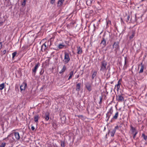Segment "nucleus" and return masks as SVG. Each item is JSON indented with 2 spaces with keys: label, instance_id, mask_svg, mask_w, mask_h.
Here are the masks:
<instances>
[{
  "label": "nucleus",
  "instance_id": "26",
  "mask_svg": "<svg viewBox=\"0 0 147 147\" xmlns=\"http://www.w3.org/2000/svg\"><path fill=\"white\" fill-rule=\"evenodd\" d=\"M102 40L101 41V43L104 45H105L106 44V40L104 38H103Z\"/></svg>",
  "mask_w": 147,
  "mask_h": 147
},
{
  "label": "nucleus",
  "instance_id": "33",
  "mask_svg": "<svg viewBox=\"0 0 147 147\" xmlns=\"http://www.w3.org/2000/svg\"><path fill=\"white\" fill-rule=\"evenodd\" d=\"M61 145L62 147H65V142L64 141L61 142Z\"/></svg>",
  "mask_w": 147,
  "mask_h": 147
},
{
  "label": "nucleus",
  "instance_id": "15",
  "mask_svg": "<svg viewBox=\"0 0 147 147\" xmlns=\"http://www.w3.org/2000/svg\"><path fill=\"white\" fill-rule=\"evenodd\" d=\"M14 136L16 139L18 140L20 138L19 134L18 132H15L14 133Z\"/></svg>",
  "mask_w": 147,
  "mask_h": 147
},
{
  "label": "nucleus",
  "instance_id": "46",
  "mask_svg": "<svg viewBox=\"0 0 147 147\" xmlns=\"http://www.w3.org/2000/svg\"><path fill=\"white\" fill-rule=\"evenodd\" d=\"M93 12V11L92 10H91L90 11V13H92Z\"/></svg>",
  "mask_w": 147,
  "mask_h": 147
},
{
  "label": "nucleus",
  "instance_id": "35",
  "mask_svg": "<svg viewBox=\"0 0 147 147\" xmlns=\"http://www.w3.org/2000/svg\"><path fill=\"white\" fill-rule=\"evenodd\" d=\"M138 133V132H135L134 134H132L133 135V138L135 139L136 137V136L137 134Z\"/></svg>",
  "mask_w": 147,
  "mask_h": 147
},
{
  "label": "nucleus",
  "instance_id": "4",
  "mask_svg": "<svg viewBox=\"0 0 147 147\" xmlns=\"http://www.w3.org/2000/svg\"><path fill=\"white\" fill-rule=\"evenodd\" d=\"M85 87L89 92H90L92 90L91 84L89 82H86L85 84Z\"/></svg>",
  "mask_w": 147,
  "mask_h": 147
},
{
  "label": "nucleus",
  "instance_id": "14",
  "mask_svg": "<svg viewBox=\"0 0 147 147\" xmlns=\"http://www.w3.org/2000/svg\"><path fill=\"white\" fill-rule=\"evenodd\" d=\"M66 66L65 65H64L63 66V67L62 69H61V70L59 71V73L60 74H61L62 73L64 72V71L66 70Z\"/></svg>",
  "mask_w": 147,
  "mask_h": 147
},
{
  "label": "nucleus",
  "instance_id": "19",
  "mask_svg": "<svg viewBox=\"0 0 147 147\" xmlns=\"http://www.w3.org/2000/svg\"><path fill=\"white\" fill-rule=\"evenodd\" d=\"M115 129H113V130L111 131L109 133L111 136L113 137L114 135V134L115 132Z\"/></svg>",
  "mask_w": 147,
  "mask_h": 147
},
{
  "label": "nucleus",
  "instance_id": "11",
  "mask_svg": "<svg viewBox=\"0 0 147 147\" xmlns=\"http://www.w3.org/2000/svg\"><path fill=\"white\" fill-rule=\"evenodd\" d=\"M77 53L79 54H81L82 52V49L80 47H77Z\"/></svg>",
  "mask_w": 147,
  "mask_h": 147
},
{
  "label": "nucleus",
  "instance_id": "47",
  "mask_svg": "<svg viewBox=\"0 0 147 147\" xmlns=\"http://www.w3.org/2000/svg\"><path fill=\"white\" fill-rule=\"evenodd\" d=\"M113 81H112V82H110V83L111 84H113Z\"/></svg>",
  "mask_w": 147,
  "mask_h": 147
},
{
  "label": "nucleus",
  "instance_id": "5",
  "mask_svg": "<svg viewBox=\"0 0 147 147\" xmlns=\"http://www.w3.org/2000/svg\"><path fill=\"white\" fill-rule=\"evenodd\" d=\"M50 43V44L51 43V41H48L47 42H45L44 44L42 45L41 47V50L42 51H45V50L47 48V47L46 45V44H48L49 43Z\"/></svg>",
  "mask_w": 147,
  "mask_h": 147
},
{
  "label": "nucleus",
  "instance_id": "1",
  "mask_svg": "<svg viewBox=\"0 0 147 147\" xmlns=\"http://www.w3.org/2000/svg\"><path fill=\"white\" fill-rule=\"evenodd\" d=\"M107 64V62L105 60H103L102 61L101 63L100 71L103 72L106 71L107 69L106 68Z\"/></svg>",
  "mask_w": 147,
  "mask_h": 147
},
{
  "label": "nucleus",
  "instance_id": "48",
  "mask_svg": "<svg viewBox=\"0 0 147 147\" xmlns=\"http://www.w3.org/2000/svg\"><path fill=\"white\" fill-rule=\"evenodd\" d=\"M79 77V76L78 75V78Z\"/></svg>",
  "mask_w": 147,
  "mask_h": 147
},
{
  "label": "nucleus",
  "instance_id": "8",
  "mask_svg": "<svg viewBox=\"0 0 147 147\" xmlns=\"http://www.w3.org/2000/svg\"><path fill=\"white\" fill-rule=\"evenodd\" d=\"M39 63H38L37 64H36L34 67V68L32 69V72L33 73V74H34V75H35L37 70L38 69L39 66Z\"/></svg>",
  "mask_w": 147,
  "mask_h": 147
},
{
  "label": "nucleus",
  "instance_id": "29",
  "mask_svg": "<svg viewBox=\"0 0 147 147\" xmlns=\"http://www.w3.org/2000/svg\"><path fill=\"white\" fill-rule=\"evenodd\" d=\"M16 54L17 52L16 51H15L12 53V59H14V57L16 56Z\"/></svg>",
  "mask_w": 147,
  "mask_h": 147
},
{
  "label": "nucleus",
  "instance_id": "32",
  "mask_svg": "<svg viewBox=\"0 0 147 147\" xmlns=\"http://www.w3.org/2000/svg\"><path fill=\"white\" fill-rule=\"evenodd\" d=\"M117 87V90L118 91L119 89L120 88V86H119L118 85H116L115 86V88Z\"/></svg>",
  "mask_w": 147,
  "mask_h": 147
},
{
  "label": "nucleus",
  "instance_id": "42",
  "mask_svg": "<svg viewBox=\"0 0 147 147\" xmlns=\"http://www.w3.org/2000/svg\"><path fill=\"white\" fill-rule=\"evenodd\" d=\"M79 118L83 117V116L82 115H78L77 116Z\"/></svg>",
  "mask_w": 147,
  "mask_h": 147
},
{
  "label": "nucleus",
  "instance_id": "27",
  "mask_svg": "<svg viewBox=\"0 0 147 147\" xmlns=\"http://www.w3.org/2000/svg\"><path fill=\"white\" fill-rule=\"evenodd\" d=\"M93 0H88L86 2V3L87 5L89 4H91Z\"/></svg>",
  "mask_w": 147,
  "mask_h": 147
},
{
  "label": "nucleus",
  "instance_id": "45",
  "mask_svg": "<svg viewBox=\"0 0 147 147\" xmlns=\"http://www.w3.org/2000/svg\"><path fill=\"white\" fill-rule=\"evenodd\" d=\"M129 16H127V20H129Z\"/></svg>",
  "mask_w": 147,
  "mask_h": 147
},
{
  "label": "nucleus",
  "instance_id": "18",
  "mask_svg": "<svg viewBox=\"0 0 147 147\" xmlns=\"http://www.w3.org/2000/svg\"><path fill=\"white\" fill-rule=\"evenodd\" d=\"M131 130L132 132V134L135 133V132H137L136 131V128L132 126H131Z\"/></svg>",
  "mask_w": 147,
  "mask_h": 147
},
{
  "label": "nucleus",
  "instance_id": "3",
  "mask_svg": "<svg viewBox=\"0 0 147 147\" xmlns=\"http://www.w3.org/2000/svg\"><path fill=\"white\" fill-rule=\"evenodd\" d=\"M113 48H115V51L117 53L118 50H119V43L118 42H115L113 45Z\"/></svg>",
  "mask_w": 147,
  "mask_h": 147
},
{
  "label": "nucleus",
  "instance_id": "38",
  "mask_svg": "<svg viewBox=\"0 0 147 147\" xmlns=\"http://www.w3.org/2000/svg\"><path fill=\"white\" fill-rule=\"evenodd\" d=\"M55 0H51L50 3L53 4L55 2Z\"/></svg>",
  "mask_w": 147,
  "mask_h": 147
},
{
  "label": "nucleus",
  "instance_id": "30",
  "mask_svg": "<svg viewBox=\"0 0 147 147\" xmlns=\"http://www.w3.org/2000/svg\"><path fill=\"white\" fill-rule=\"evenodd\" d=\"M26 0H23V1L22 3V7H24L26 4Z\"/></svg>",
  "mask_w": 147,
  "mask_h": 147
},
{
  "label": "nucleus",
  "instance_id": "41",
  "mask_svg": "<svg viewBox=\"0 0 147 147\" xmlns=\"http://www.w3.org/2000/svg\"><path fill=\"white\" fill-rule=\"evenodd\" d=\"M6 52V50H3V55H5V54Z\"/></svg>",
  "mask_w": 147,
  "mask_h": 147
},
{
  "label": "nucleus",
  "instance_id": "24",
  "mask_svg": "<svg viewBox=\"0 0 147 147\" xmlns=\"http://www.w3.org/2000/svg\"><path fill=\"white\" fill-rule=\"evenodd\" d=\"M5 85L4 83H2L0 84V90H2L4 88Z\"/></svg>",
  "mask_w": 147,
  "mask_h": 147
},
{
  "label": "nucleus",
  "instance_id": "28",
  "mask_svg": "<svg viewBox=\"0 0 147 147\" xmlns=\"http://www.w3.org/2000/svg\"><path fill=\"white\" fill-rule=\"evenodd\" d=\"M65 45H62L61 44H60L58 46V47L59 49H62L63 47H64Z\"/></svg>",
  "mask_w": 147,
  "mask_h": 147
},
{
  "label": "nucleus",
  "instance_id": "44",
  "mask_svg": "<svg viewBox=\"0 0 147 147\" xmlns=\"http://www.w3.org/2000/svg\"><path fill=\"white\" fill-rule=\"evenodd\" d=\"M121 83H120V80H119L118 82V83L117 84V85H119V86H120V85H121Z\"/></svg>",
  "mask_w": 147,
  "mask_h": 147
},
{
  "label": "nucleus",
  "instance_id": "20",
  "mask_svg": "<svg viewBox=\"0 0 147 147\" xmlns=\"http://www.w3.org/2000/svg\"><path fill=\"white\" fill-rule=\"evenodd\" d=\"M64 0H59L58 3V5L59 6H61L63 3Z\"/></svg>",
  "mask_w": 147,
  "mask_h": 147
},
{
  "label": "nucleus",
  "instance_id": "39",
  "mask_svg": "<svg viewBox=\"0 0 147 147\" xmlns=\"http://www.w3.org/2000/svg\"><path fill=\"white\" fill-rule=\"evenodd\" d=\"M31 126V129L32 131H34L35 129V128L33 125H32Z\"/></svg>",
  "mask_w": 147,
  "mask_h": 147
},
{
  "label": "nucleus",
  "instance_id": "13",
  "mask_svg": "<svg viewBox=\"0 0 147 147\" xmlns=\"http://www.w3.org/2000/svg\"><path fill=\"white\" fill-rule=\"evenodd\" d=\"M81 84L80 83H79L76 85V90L79 92L80 90V86Z\"/></svg>",
  "mask_w": 147,
  "mask_h": 147
},
{
  "label": "nucleus",
  "instance_id": "9",
  "mask_svg": "<svg viewBox=\"0 0 147 147\" xmlns=\"http://www.w3.org/2000/svg\"><path fill=\"white\" fill-rule=\"evenodd\" d=\"M116 99L118 102H122L123 101L124 99L123 96L121 95L117 96Z\"/></svg>",
  "mask_w": 147,
  "mask_h": 147
},
{
  "label": "nucleus",
  "instance_id": "6",
  "mask_svg": "<svg viewBox=\"0 0 147 147\" xmlns=\"http://www.w3.org/2000/svg\"><path fill=\"white\" fill-rule=\"evenodd\" d=\"M113 110L112 108L110 109L107 113L106 114V117L107 118V121H108L111 115L112 114Z\"/></svg>",
  "mask_w": 147,
  "mask_h": 147
},
{
  "label": "nucleus",
  "instance_id": "7",
  "mask_svg": "<svg viewBox=\"0 0 147 147\" xmlns=\"http://www.w3.org/2000/svg\"><path fill=\"white\" fill-rule=\"evenodd\" d=\"M27 86V84L26 82H23L20 86V90L21 91L24 90Z\"/></svg>",
  "mask_w": 147,
  "mask_h": 147
},
{
  "label": "nucleus",
  "instance_id": "2",
  "mask_svg": "<svg viewBox=\"0 0 147 147\" xmlns=\"http://www.w3.org/2000/svg\"><path fill=\"white\" fill-rule=\"evenodd\" d=\"M70 61V58L69 54L66 52H65L64 53V59L63 60V61L64 63L66 64L68 63Z\"/></svg>",
  "mask_w": 147,
  "mask_h": 147
},
{
  "label": "nucleus",
  "instance_id": "43",
  "mask_svg": "<svg viewBox=\"0 0 147 147\" xmlns=\"http://www.w3.org/2000/svg\"><path fill=\"white\" fill-rule=\"evenodd\" d=\"M118 128V126H117L116 127H115V128L114 129H115V131H116V129H117Z\"/></svg>",
  "mask_w": 147,
  "mask_h": 147
},
{
  "label": "nucleus",
  "instance_id": "40",
  "mask_svg": "<svg viewBox=\"0 0 147 147\" xmlns=\"http://www.w3.org/2000/svg\"><path fill=\"white\" fill-rule=\"evenodd\" d=\"M2 46V42H0V49H1Z\"/></svg>",
  "mask_w": 147,
  "mask_h": 147
},
{
  "label": "nucleus",
  "instance_id": "22",
  "mask_svg": "<svg viewBox=\"0 0 147 147\" xmlns=\"http://www.w3.org/2000/svg\"><path fill=\"white\" fill-rule=\"evenodd\" d=\"M39 118L38 115H36L34 117V121L35 122L37 123L38 122Z\"/></svg>",
  "mask_w": 147,
  "mask_h": 147
},
{
  "label": "nucleus",
  "instance_id": "23",
  "mask_svg": "<svg viewBox=\"0 0 147 147\" xmlns=\"http://www.w3.org/2000/svg\"><path fill=\"white\" fill-rule=\"evenodd\" d=\"M74 74V71H71L69 74V76L68 79V80H69L72 77V76H73Z\"/></svg>",
  "mask_w": 147,
  "mask_h": 147
},
{
  "label": "nucleus",
  "instance_id": "12",
  "mask_svg": "<svg viewBox=\"0 0 147 147\" xmlns=\"http://www.w3.org/2000/svg\"><path fill=\"white\" fill-rule=\"evenodd\" d=\"M141 67L140 70L139 71V73H142L143 72V70L144 69V65L142 63H141L140 64Z\"/></svg>",
  "mask_w": 147,
  "mask_h": 147
},
{
  "label": "nucleus",
  "instance_id": "37",
  "mask_svg": "<svg viewBox=\"0 0 147 147\" xmlns=\"http://www.w3.org/2000/svg\"><path fill=\"white\" fill-rule=\"evenodd\" d=\"M102 97H100V101L99 102V104H101V103H102Z\"/></svg>",
  "mask_w": 147,
  "mask_h": 147
},
{
  "label": "nucleus",
  "instance_id": "21",
  "mask_svg": "<svg viewBox=\"0 0 147 147\" xmlns=\"http://www.w3.org/2000/svg\"><path fill=\"white\" fill-rule=\"evenodd\" d=\"M119 113L118 112H117L115 113V115L113 116V119H116L117 118L118 116Z\"/></svg>",
  "mask_w": 147,
  "mask_h": 147
},
{
  "label": "nucleus",
  "instance_id": "36",
  "mask_svg": "<svg viewBox=\"0 0 147 147\" xmlns=\"http://www.w3.org/2000/svg\"><path fill=\"white\" fill-rule=\"evenodd\" d=\"M127 59V57H125V62H124V66H125L126 64V60Z\"/></svg>",
  "mask_w": 147,
  "mask_h": 147
},
{
  "label": "nucleus",
  "instance_id": "17",
  "mask_svg": "<svg viewBox=\"0 0 147 147\" xmlns=\"http://www.w3.org/2000/svg\"><path fill=\"white\" fill-rule=\"evenodd\" d=\"M96 74L97 71H94L92 74V80H93L94 79V77H95L96 76Z\"/></svg>",
  "mask_w": 147,
  "mask_h": 147
},
{
  "label": "nucleus",
  "instance_id": "16",
  "mask_svg": "<svg viewBox=\"0 0 147 147\" xmlns=\"http://www.w3.org/2000/svg\"><path fill=\"white\" fill-rule=\"evenodd\" d=\"M136 20V22L138 23H140L141 22H142V18L141 17H139L138 18H137L136 16H135Z\"/></svg>",
  "mask_w": 147,
  "mask_h": 147
},
{
  "label": "nucleus",
  "instance_id": "25",
  "mask_svg": "<svg viewBox=\"0 0 147 147\" xmlns=\"http://www.w3.org/2000/svg\"><path fill=\"white\" fill-rule=\"evenodd\" d=\"M142 137L145 141L147 140V136L146 135L144 134H142Z\"/></svg>",
  "mask_w": 147,
  "mask_h": 147
},
{
  "label": "nucleus",
  "instance_id": "31",
  "mask_svg": "<svg viewBox=\"0 0 147 147\" xmlns=\"http://www.w3.org/2000/svg\"><path fill=\"white\" fill-rule=\"evenodd\" d=\"M135 33L134 32H133L132 34L130 36L129 39L130 40L134 36Z\"/></svg>",
  "mask_w": 147,
  "mask_h": 147
},
{
  "label": "nucleus",
  "instance_id": "34",
  "mask_svg": "<svg viewBox=\"0 0 147 147\" xmlns=\"http://www.w3.org/2000/svg\"><path fill=\"white\" fill-rule=\"evenodd\" d=\"M6 145V144L5 143H3L0 146V147H5Z\"/></svg>",
  "mask_w": 147,
  "mask_h": 147
},
{
  "label": "nucleus",
  "instance_id": "10",
  "mask_svg": "<svg viewBox=\"0 0 147 147\" xmlns=\"http://www.w3.org/2000/svg\"><path fill=\"white\" fill-rule=\"evenodd\" d=\"M49 113L47 112L45 113L44 115L43 116V117L45 118V120L46 121H47L49 119Z\"/></svg>",
  "mask_w": 147,
  "mask_h": 147
}]
</instances>
